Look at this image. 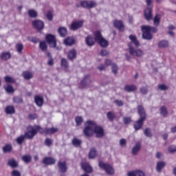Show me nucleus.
<instances>
[{
    "instance_id": "nucleus-1",
    "label": "nucleus",
    "mask_w": 176,
    "mask_h": 176,
    "mask_svg": "<svg viewBox=\"0 0 176 176\" xmlns=\"http://www.w3.org/2000/svg\"><path fill=\"white\" fill-rule=\"evenodd\" d=\"M85 128L84 129V134L86 137H91L94 133L96 134L98 138L104 137V129L100 126H97L94 122L89 120L85 124Z\"/></svg>"
},
{
    "instance_id": "nucleus-61",
    "label": "nucleus",
    "mask_w": 176,
    "mask_h": 176,
    "mask_svg": "<svg viewBox=\"0 0 176 176\" xmlns=\"http://www.w3.org/2000/svg\"><path fill=\"white\" fill-rule=\"evenodd\" d=\"M101 56H108L109 54V52L105 50H103L100 52Z\"/></svg>"
},
{
    "instance_id": "nucleus-52",
    "label": "nucleus",
    "mask_w": 176,
    "mask_h": 176,
    "mask_svg": "<svg viewBox=\"0 0 176 176\" xmlns=\"http://www.w3.org/2000/svg\"><path fill=\"white\" fill-rule=\"evenodd\" d=\"M13 100L14 102H16V104H20L21 102H23V99L20 97H14Z\"/></svg>"
},
{
    "instance_id": "nucleus-14",
    "label": "nucleus",
    "mask_w": 176,
    "mask_h": 176,
    "mask_svg": "<svg viewBox=\"0 0 176 176\" xmlns=\"http://www.w3.org/2000/svg\"><path fill=\"white\" fill-rule=\"evenodd\" d=\"M144 17L146 20H151L152 19V8H147L144 10Z\"/></svg>"
},
{
    "instance_id": "nucleus-37",
    "label": "nucleus",
    "mask_w": 176,
    "mask_h": 176,
    "mask_svg": "<svg viewBox=\"0 0 176 176\" xmlns=\"http://www.w3.org/2000/svg\"><path fill=\"white\" fill-rule=\"evenodd\" d=\"M4 89L7 93H14V89H13V87L11 85H7L6 87H4Z\"/></svg>"
},
{
    "instance_id": "nucleus-31",
    "label": "nucleus",
    "mask_w": 176,
    "mask_h": 176,
    "mask_svg": "<svg viewBox=\"0 0 176 176\" xmlns=\"http://www.w3.org/2000/svg\"><path fill=\"white\" fill-rule=\"evenodd\" d=\"M159 47L164 48L168 46V42L167 41H161L158 43Z\"/></svg>"
},
{
    "instance_id": "nucleus-15",
    "label": "nucleus",
    "mask_w": 176,
    "mask_h": 176,
    "mask_svg": "<svg viewBox=\"0 0 176 176\" xmlns=\"http://www.w3.org/2000/svg\"><path fill=\"white\" fill-rule=\"evenodd\" d=\"M113 25L114 27L118 28L120 31H123V30H124V25H123V22L121 21H114Z\"/></svg>"
},
{
    "instance_id": "nucleus-25",
    "label": "nucleus",
    "mask_w": 176,
    "mask_h": 176,
    "mask_svg": "<svg viewBox=\"0 0 176 176\" xmlns=\"http://www.w3.org/2000/svg\"><path fill=\"white\" fill-rule=\"evenodd\" d=\"M39 47L42 52H47V45H46V42L40 41Z\"/></svg>"
},
{
    "instance_id": "nucleus-59",
    "label": "nucleus",
    "mask_w": 176,
    "mask_h": 176,
    "mask_svg": "<svg viewBox=\"0 0 176 176\" xmlns=\"http://www.w3.org/2000/svg\"><path fill=\"white\" fill-rule=\"evenodd\" d=\"M140 91L142 93V94H146V93H148V88L142 87L140 89Z\"/></svg>"
},
{
    "instance_id": "nucleus-51",
    "label": "nucleus",
    "mask_w": 176,
    "mask_h": 176,
    "mask_svg": "<svg viewBox=\"0 0 176 176\" xmlns=\"http://www.w3.org/2000/svg\"><path fill=\"white\" fill-rule=\"evenodd\" d=\"M168 152L170 153H174L175 152H176V146H170L168 147Z\"/></svg>"
},
{
    "instance_id": "nucleus-8",
    "label": "nucleus",
    "mask_w": 176,
    "mask_h": 176,
    "mask_svg": "<svg viewBox=\"0 0 176 176\" xmlns=\"http://www.w3.org/2000/svg\"><path fill=\"white\" fill-rule=\"evenodd\" d=\"M83 20L74 21L71 24V30L73 31H76V30H79V28H82L83 27Z\"/></svg>"
},
{
    "instance_id": "nucleus-28",
    "label": "nucleus",
    "mask_w": 176,
    "mask_h": 176,
    "mask_svg": "<svg viewBox=\"0 0 176 176\" xmlns=\"http://www.w3.org/2000/svg\"><path fill=\"white\" fill-rule=\"evenodd\" d=\"M8 165L10 166V167H12V168H14L17 167L19 164H17V162H16V160L10 159L8 160Z\"/></svg>"
},
{
    "instance_id": "nucleus-42",
    "label": "nucleus",
    "mask_w": 176,
    "mask_h": 176,
    "mask_svg": "<svg viewBox=\"0 0 176 176\" xmlns=\"http://www.w3.org/2000/svg\"><path fill=\"white\" fill-rule=\"evenodd\" d=\"M161 111V115H162V116H164V118H166V116H167V109L164 107H161L160 109Z\"/></svg>"
},
{
    "instance_id": "nucleus-53",
    "label": "nucleus",
    "mask_w": 176,
    "mask_h": 176,
    "mask_svg": "<svg viewBox=\"0 0 176 176\" xmlns=\"http://www.w3.org/2000/svg\"><path fill=\"white\" fill-rule=\"evenodd\" d=\"M158 88L160 89V90H167V89H168V87H166V85L164 84L159 85Z\"/></svg>"
},
{
    "instance_id": "nucleus-30",
    "label": "nucleus",
    "mask_w": 176,
    "mask_h": 176,
    "mask_svg": "<svg viewBox=\"0 0 176 176\" xmlns=\"http://www.w3.org/2000/svg\"><path fill=\"white\" fill-rule=\"evenodd\" d=\"M15 47L18 53H21L24 49V45H23V43H19L16 45Z\"/></svg>"
},
{
    "instance_id": "nucleus-64",
    "label": "nucleus",
    "mask_w": 176,
    "mask_h": 176,
    "mask_svg": "<svg viewBox=\"0 0 176 176\" xmlns=\"http://www.w3.org/2000/svg\"><path fill=\"white\" fill-rule=\"evenodd\" d=\"M111 64H112V61H111V60L107 59L105 60V65H106V67L108 66V65H111Z\"/></svg>"
},
{
    "instance_id": "nucleus-60",
    "label": "nucleus",
    "mask_w": 176,
    "mask_h": 176,
    "mask_svg": "<svg viewBox=\"0 0 176 176\" xmlns=\"http://www.w3.org/2000/svg\"><path fill=\"white\" fill-rule=\"evenodd\" d=\"M115 103L116 104V105H118V107H122L123 106V102H122V100H115Z\"/></svg>"
},
{
    "instance_id": "nucleus-63",
    "label": "nucleus",
    "mask_w": 176,
    "mask_h": 176,
    "mask_svg": "<svg viewBox=\"0 0 176 176\" xmlns=\"http://www.w3.org/2000/svg\"><path fill=\"white\" fill-rule=\"evenodd\" d=\"M107 68V65H100L98 67V69H100V71H104V69Z\"/></svg>"
},
{
    "instance_id": "nucleus-20",
    "label": "nucleus",
    "mask_w": 176,
    "mask_h": 176,
    "mask_svg": "<svg viewBox=\"0 0 176 176\" xmlns=\"http://www.w3.org/2000/svg\"><path fill=\"white\" fill-rule=\"evenodd\" d=\"M10 57H12V55L10 54V52H4L3 53L1 54L0 55V58H1L2 60L6 61V60H9V58H10Z\"/></svg>"
},
{
    "instance_id": "nucleus-26",
    "label": "nucleus",
    "mask_w": 176,
    "mask_h": 176,
    "mask_svg": "<svg viewBox=\"0 0 176 176\" xmlns=\"http://www.w3.org/2000/svg\"><path fill=\"white\" fill-rule=\"evenodd\" d=\"M58 129L57 128H45V134H54V133H57Z\"/></svg>"
},
{
    "instance_id": "nucleus-21",
    "label": "nucleus",
    "mask_w": 176,
    "mask_h": 176,
    "mask_svg": "<svg viewBox=\"0 0 176 176\" xmlns=\"http://www.w3.org/2000/svg\"><path fill=\"white\" fill-rule=\"evenodd\" d=\"M67 57L69 60H74V58H76V51L75 50H71L69 51Z\"/></svg>"
},
{
    "instance_id": "nucleus-40",
    "label": "nucleus",
    "mask_w": 176,
    "mask_h": 176,
    "mask_svg": "<svg viewBox=\"0 0 176 176\" xmlns=\"http://www.w3.org/2000/svg\"><path fill=\"white\" fill-rule=\"evenodd\" d=\"M3 151L5 153L10 152L12 151V146L10 144H6L3 148Z\"/></svg>"
},
{
    "instance_id": "nucleus-55",
    "label": "nucleus",
    "mask_w": 176,
    "mask_h": 176,
    "mask_svg": "<svg viewBox=\"0 0 176 176\" xmlns=\"http://www.w3.org/2000/svg\"><path fill=\"white\" fill-rule=\"evenodd\" d=\"M45 144L47 146H50L52 145V144H53V142L52 141V140L47 138L45 140Z\"/></svg>"
},
{
    "instance_id": "nucleus-11",
    "label": "nucleus",
    "mask_w": 176,
    "mask_h": 176,
    "mask_svg": "<svg viewBox=\"0 0 176 176\" xmlns=\"http://www.w3.org/2000/svg\"><path fill=\"white\" fill-rule=\"evenodd\" d=\"M128 176H145V173L142 170H135L129 172Z\"/></svg>"
},
{
    "instance_id": "nucleus-58",
    "label": "nucleus",
    "mask_w": 176,
    "mask_h": 176,
    "mask_svg": "<svg viewBox=\"0 0 176 176\" xmlns=\"http://www.w3.org/2000/svg\"><path fill=\"white\" fill-rule=\"evenodd\" d=\"M144 134H145V135H146V137H151V129H146L144 131Z\"/></svg>"
},
{
    "instance_id": "nucleus-39",
    "label": "nucleus",
    "mask_w": 176,
    "mask_h": 176,
    "mask_svg": "<svg viewBox=\"0 0 176 176\" xmlns=\"http://www.w3.org/2000/svg\"><path fill=\"white\" fill-rule=\"evenodd\" d=\"M4 79L7 83H14V78H12L11 76H7L4 78Z\"/></svg>"
},
{
    "instance_id": "nucleus-7",
    "label": "nucleus",
    "mask_w": 176,
    "mask_h": 176,
    "mask_svg": "<svg viewBox=\"0 0 176 176\" xmlns=\"http://www.w3.org/2000/svg\"><path fill=\"white\" fill-rule=\"evenodd\" d=\"M80 6L84 9H92L96 6V3L93 1L83 0L80 1Z\"/></svg>"
},
{
    "instance_id": "nucleus-57",
    "label": "nucleus",
    "mask_w": 176,
    "mask_h": 176,
    "mask_svg": "<svg viewBox=\"0 0 176 176\" xmlns=\"http://www.w3.org/2000/svg\"><path fill=\"white\" fill-rule=\"evenodd\" d=\"M37 116L36 114L35 113H31L29 115V119H30L31 120H34L35 119H36Z\"/></svg>"
},
{
    "instance_id": "nucleus-48",
    "label": "nucleus",
    "mask_w": 176,
    "mask_h": 176,
    "mask_svg": "<svg viewBox=\"0 0 176 176\" xmlns=\"http://www.w3.org/2000/svg\"><path fill=\"white\" fill-rule=\"evenodd\" d=\"M107 118L111 122H112V120H113V119H115V114H113V113H112V112L107 113Z\"/></svg>"
},
{
    "instance_id": "nucleus-2",
    "label": "nucleus",
    "mask_w": 176,
    "mask_h": 176,
    "mask_svg": "<svg viewBox=\"0 0 176 176\" xmlns=\"http://www.w3.org/2000/svg\"><path fill=\"white\" fill-rule=\"evenodd\" d=\"M131 42L128 44L129 47V53L131 56H135V57H142L144 56V52L140 49L135 50L133 47L135 45L136 47L140 46V42L137 41V36L131 34L129 36Z\"/></svg>"
},
{
    "instance_id": "nucleus-35",
    "label": "nucleus",
    "mask_w": 176,
    "mask_h": 176,
    "mask_svg": "<svg viewBox=\"0 0 176 176\" xmlns=\"http://www.w3.org/2000/svg\"><path fill=\"white\" fill-rule=\"evenodd\" d=\"M72 144L73 145H74V146H80V144H82V140L78 138H74L72 140Z\"/></svg>"
},
{
    "instance_id": "nucleus-54",
    "label": "nucleus",
    "mask_w": 176,
    "mask_h": 176,
    "mask_svg": "<svg viewBox=\"0 0 176 176\" xmlns=\"http://www.w3.org/2000/svg\"><path fill=\"white\" fill-rule=\"evenodd\" d=\"M131 122V118H130L129 117L124 118V123L125 124H129V123H130Z\"/></svg>"
},
{
    "instance_id": "nucleus-43",
    "label": "nucleus",
    "mask_w": 176,
    "mask_h": 176,
    "mask_svg": "<svg viewBox=\"0 0 176 176\" xmlns=\"http://www.w3.org/2000/svg\"><path fill=\"white\" fill-rule=\"evenodd\" d=\"M22 160H23V162L25 163H30V162H31V156L30 155H23L22 157Z\"/></svg>"
},
{
    "instance_id": "nucleus-27",
    "label": "nucleus",
    "mask_w": 176,
    "mask_h": 176,
    "mask_svg": "<svg viewBox=\"0 0 176 176\" xmlns=\"http://www.w3.org/2000/svg\"><path fill=\"white\" fill-rule=\"evenodd\" d=\"M124 89L126 91H135V90H137V87L135 85H126Z\"/></svg>"
},
{
    "instance_id": "nucleus-18",
    "label": "nucleus",
    "mask_w": 176,
    "mask_h": 176,
    "mask_svg": "<svg viewBox=\"0 0 176 176\" xmlns=\"http://www.w3.org/2000/svg\"><path fill=\"white\" fill-rule=\"evenodd\" d=\"M34 101L36 105H38V107H42V105H43V98H42V96H35Z\"/></svg>"
},
{
    "instance_id": "nucleus-46",
    "label": "nucleus",
    "mask_w": 176,
    "mask_h": 176,
    "mask_svg": "<svg viewBox=\"0 0 176 176\" xmlns=\"http://www.w3.org/2000/svg\"><path fill=\"white\" fill-rule=\"evenodd\" d=\"M61 67H63V68H67V67H68V62L67 61V59H61Z\"/></svg>"
},
{
    "instance_id": "nucleus-24",
    "label": "nucleus",
    "mask_w": 176,
    "mask_h": 176,
    "mask_svg": "<svg viewBox=\"0 0 176 176\" xmlns=\"http://www.w3.org/2000/svg\"><path fill=\"white\" fill-rule=\"evenodd\" d=\"M140 149H141V144L137 143L132 149L133 155H137V153H138V152L140 151Z\"/></svg>"
},
{
    "instance_id": "nucleus-9",
    "label": "nucleus",
    "mask_w": 176,
    "mask_h": 176,
    "mask_svg": "<svg viewBox=\"0 0 176 176\" xmlns=\"http://www.w3.org/2000/svg\"><path fill=\"white\" fill-rule=\"evenodd\" d=\"M28 129V131L25 133V137L29 140H32V138H34V137L36 135L38 132L36 131V129L32 128V126H29Z\"/></svg>"
},
{
    "instance_id": "nucleus-49",
    "label": "nucleus",
    "mask_w": 176,
    "mask_h": 176,
    "mask_svg": "<svg viewBox=\"0 0 176 176\" xmlns=\"http://www.w3.org/2000/svg\"><path fill=\"white\" fill-rule=\"evenodd\" d=\"M25 138V136L21 135L16 139V142L21 145V144H23V142L24 141Z\"/></svg>"
},
{
    "instance_id": "nucleus-23",
    "label": "nucleus",
    "mask_w": 176,
    "mask_h": 176,
    "mask_svg": "<svg viewBox=\"0 0 176 176\" xmlns=\"http://www.w3.org/2000/svg\"><path fill=\"white\" fill-rule=\"evenodd\" d=\"M96 38H93L91 36H89L86 38L85 42L88 46H93L94 45V42Z\"/></svg>"
},
{
    "instance_id": "nucleus-44",
    "label": "nucleus",
    "mask_w": 176,
    "mask_h": 176,
    "mask_svg": "<svg viewBox=\"0 0 176 176\" xmlns=\"http://www.w3.org/2000/svg\"><path fill=\"white\" fill-rule=\"evenodd\" d=\"M111 69H112L113 74H115V75L118 74V65H116V64L115 63L111 64Z\"/></svg>"
},
{
    "instance_id": "nucleus-47",
    "label": "nucleus",
    "mask_w": 176,
    "mask_h": 176,
    "mask_svg": "<svg viewBox=\"0 0 176 176\" xmlns=\"http://www.w3.org/2000/svg\"><path fill=\"white\" fill-rule=\"evenodd\" d=\"M46 17L50 21H52L53 20V12L52 11H48Z\"/></svg>"
},
{
    "instance_id": "nucleus-33",
    "label": "nucleus",
    "mask_w": 176,
    "mask_h": 176,
    "mask_svg": "<svg viewBox=\"0 0 176 176\" xmlns=\"http://www.w3.org/2000/svg\"><path fill=\"white\" fill-rule=\"evenodd\" d=\"M6 112L8 114L14 113V107L13 106H8L6 109Z\"/></svg>"
},
{
    "instance_id": "nucleus-16",
    "label": "nucleus",
    "mask_w": 176,
    "mask_h": 176,
    "mask_svg": "<svg viewBox=\"0 0 176 176\" xmlns=\"http://www.w3.org/2000/svg\"><path fill=\"white\" fill-rule=\"evenodd\" d=\"M81 166L82 168L86 173H91L93 171V168H91V166H90V164H89V163H82Z\"/></svg>"
},
{
    "instance_id": "nucleus-3",
    "label": "nucleus",
    "mask_w": 176,
    "mask_h": 176,
    "mask_svg": "<svg viewBox=\"0 0 176 176\" xmlns=\"http://www.w3.org/2000/svg\"><path fill=\"white\" fill-rule=\"evenodd\" d=\"M138 111L139 115L140 116V118L134 124V129L136 131L140 130V129L142 127V124H144V122H145V119H146L145 110H144V107L142 106H138Z\"/></svg>"
},
{
    "instance_id": "nucleus-29",
    "label": "nucleus",
    "mask_w": 176,
    "mask_h": 176,
    "mask_svg": "<svg viewBox=\"0 0 176 176\" xmlns=\"http://www.w3.org/2000/svg\"><path fill=\"white\" fill-rule=\"evenodd\" d=\"M58 33L60 34V36H65V35L67 34V28H60L58 29Z\"/></svg>"
},
{
    "instance_id": "nucleus-10",
    "label": "nucleus",
    "mask_w": 176,
    "mask_h": 176,
    "mask_svg": "<svg viewBox=\"0 0 176 176\" xmlns=\"http://www.w3.org/2000/svg\"><path fill=\"white\" fill-rule=\"evenodd\" d=\"M46 41L51 46V47H56V45H57L56 41V36L52 34H48L46 36Z\"/></svg>"
},
{
    "instance_id": "nucleus-45",
    "label": "nucleus",
    "mask_w": 176,
    "mask_h": 176,
    "mask_svg": "<svg viewBox=\"0 0 176 176\" xmlns=\"http://www.w3.org/2000/svg\"><path fill=\"white\" fill-rule=\"evenodd\" d=\"M75 120L77 126H80L82 123H83V119L82 117H76Z\"/></svg>"
},
{
    "instance_id": "nucleus-12",
    "label": "nucleus",
    "mask_w": 176,
    "mask_h": 176,
    "mask_svg": "<svg viewBox=\"0 0 176 176\" xmlns=\"http://www.w3.org/2000/svg\"><path fill=\"white\" fill-rule=\"evenodd\" d=\"M32 24H33V26L36 28V30H42L43 29V27H45V24L43 23V21L40 20H36L33 21Z\"/></svg>"
},
{
    "instance_id": "nucleus-4",
    "label": "nucleus",
    "mask_w": 176,
    "mask_h": 176,
    "mask_svg": "<svg viewBox=\"0 0 176 176\" xmlns=\"http://www.w3.org/2000/svg\"><path fill=\"white\" fill-rule=\"evenodd\" d=\"M142 30L143 32L142 37L144 39H147V41H151L152 39L153 36L152 34H151V31L152 32H156L157 31V29L151 27V26H142Z\"/></svg>"
},
{
    "instance_id": "nucleus-41",
    "label": "nucleus",
    "mask_w": 176,
    "mask_h": 176,
    "mask_svg": "<svg viewBox=\"0 0 176 176\" xmlns=\"http://www.w3.org/2000/svg\"><path fill=\"white\" fill-rule=\"evenodd\" d=\"M160 24V15H156L154 18V25L157 26Z\"/></svg>"
},
{
    "instance_id": "nucleus-17",
    "label": "nucleus",
    "mask_w": 176,
    "mask_h": 176,
    "mask_svg": "<svg viewBox=\"0 0 176 176\" xmlns=\"http://www.w3.org/2000/svg\"><path fill=\"white\" fill-rule=\"evenodd\" d=\"M43 163L48 165L54 164V163H56V160L53 157H45L43 160Z\"/></svg>"
},
{
    "instance_id": "nucleus-34",
    "label": "nucleus",
    "mask_w": 176,
    "mask_h": 176,
    "mask_svg": "<svg viewBox=\"0 0 176 176\" xmlns=\"http://www.w3.org/2000/svg\"><path fill=\"white\" fill-rule=\"evenodd\" d=\"M87 83H90V76H86L84 79L81 81V85L85 86V85H87Z\"/></svg>"
},
{
    "instance_id": "nucleus-19",
    "label": "nucleus",
    "mask_w": 176,
    "mask_h": 176,
    "mask_svg": "<svg viewBox=\"0 0 176 176\" xmlns=\"http://www.w3.org/2000/svg\"><path fill=\"white\" fill-rule=\"evenodd\" d=\"M64 43L66 46H72L75 43V39L72 37H67L64 40Z\"/></svg>"
},
{
    "instance_id": "nucleus-32",
    "label": "nucleus",
    "mask_w": 176,
    "mask_h": 176,
    "mask_svg": "<svg viewBox=\"0 0 176 176\" xmlns=\"http://www.w3.org/2000/svg\"><path fill=\"white\" fill-rule=\"evenodd\" d=\"M97 156V151L95 148H91L89 152V159H94Z\"/></svg>"
},
{
    "instance_id": "nucleus-36",
    "label": "nucleus",
    "mask_w": 176,
    "mask_h": 176,
    "mask_svg": "<svg viewBox=\"0 0 176 176\" xmlns=\"http://www.w3.org/2000/svg\"><path fill=\"white\" fill-rule=\"evenodd\" d=\"M23 76L25 79H31V78H32V73L30 72H24L23 73Z\"/></svg>"
},
{
    "instance_id": "nucleus-5",
    "label": "nucleus",
    "mask_w": 176,
    "mask_h": 176,
    "mask_svg": "<svg viewBox=\"0 0 176 176\" xmlns=\"http://www.w3.org/2000/svg\"><path fill=\"white\" fill-rule=\"evenodd\" d=\"M94 36L96 41L98 42L102 47H107V46H108V41L105 40V38H103L100 31H96L94 33Z\"/></svg>"
},
{
    "instance_id": "nucleus-38",
    "label": "nucleus",
    "mask_w": 176,
    "mask_h": 176,
    "mask_svg": "<svg viewBox=\"0 0 176 176\" xmlns=\"http://www.w3.org/2000/svg\"><path fill=\"white\" fill-rule=\"evenodd\" d=\"M28 14L30 17H36L38 16V13L34 10H30Z\"/></svg>"
},
{
    "instance_id": "nucleus-6",
    "label": "nucleus",
    "mask_w": 176,
    "mask_h": 176,
    "mask_svg": "<svg viewBox=\"0 0 176 176\" xmlns=\"http://www.w3.org/2000/svg\"><path fill=\"white\" fill-rule=\"evenodd\" d=\"M99 166L101 168H104L107 174H108L109 175H113V174H115V170L109 164H105L102 162H99Z\"/></svg>"
},
{
    "instance_id": "nucleus-22",
    "label": "nucleus",
    "mask_w": 176,
    "mask_h": 176,
    "mask_svg": "<svg viewBox=\"0 0 176 176\" xmlns=\"http://www.w3.org/2000/svg\"><path fill=\"white\" fill-rule=\"evenodd\" d=\"M166 162H158L157 163V168L156 170L158 173H160L162 170L165 167Z\"/></svg>"
},
{
    "instance_id": "nucleus-62",
    "label": "nucleus",
    "mask_w": 176,
    "mask_h": 176,
    "mask_svg": "<svg viewBox=\"0 0 176 176\" xmlns=\"http://www.w3.org/2000/svg\"><path fill=\"white\" fill-rule=\"evenodd\" d=\"M120 144L121 145V146H124V145H126V140L121 139L120 141Z\"/></svg>"
},
{
    "instance_id": "nucleus-50",
    "label": "nucleus",
    "mask_w": 176,
    "mask_h": 176,
    "mask_svg": "<svg viewBox=\"0 0 176 176\" xmlns=\"http://www.w3.org/2000/svg\"><path fill=\"white\" fill-rule=\"evenodd\" d=\"M36 129L41 133V134H46V129H43L40 126H37Z\"/></svg>"
},
{
    "instance_id": "nucleus-13",
    "label": "nucleus",
    "mask_w": 176,
    "mask_h": 176,
    "mask_svg": "<svg viewBox=\"0 0 176 176\" xmlns=\"http://www.w3.org/2000/svg\"><path fill=\"white\" fill-rule=\"evenodd\" d=\"M58 166L60 173L67 172V163L65 162L59 161L58 163Z\"/></svg>"
},
{
    "instance_id": "nucleus-56",
    "label": "nucleus",
    "mask_w": 176,
    "mask_h": 176,
    "mask_svg": "<svg viewBox=\"0 0 176 176\" xmlns=\"http://www.w3.org/2000/svg\"><path fill=\"white\" fill-rule=\"evenodd\" d=\"M12 176H21V173H20V172H19L18 170H13L12 172Z\"/></svg>"
}]
</instances>
